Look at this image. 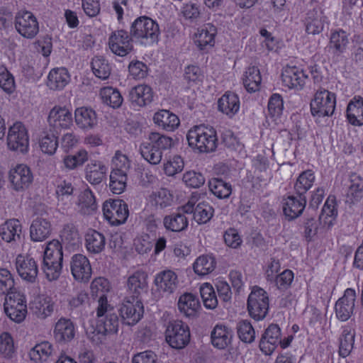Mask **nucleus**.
Wrapping results in <instances>:
<instances>
[{"label":"nucleus","mask_w":363,"mask_h":363,"mask_svg":"<svg viewBox=\"0 0 363 363\" xmlns=\"http://www.w3.org/2000/svg\"><path fill=\"white\" fill-rule=\"evenodd\" d=\"M262 82L259 69L252 66L245 72L243 84L249 92H255L259 90Z\"/></svg>","instance_id":"obj_45"},{"label":"nucleus","mask_w":363,"mask_h":363,"mask_svg":"<svg viewBox=\"0 0 363 363\" xmlns=\"http://www.w3.org/2000/svg\"><path fill=\"white\" fill-rule=\"evenodd\" d=\"M89 155L85 150H80L73 155H68L64 158V164L69 169H74L82 166L88 161Z\"/></svg>","instance_id":"obj_59"},{"label":"nucleus","mask_w":363,"mask_h":363,"mask_svg":"<svg viewBox=\"0 0 363 363\" xmlns=\"http://www.w3.org/2000/svg\"><path fill=\"white\" fill-rule=\"evenodd\" d=\"M189 326L182 320L169 321L165 330V340L169 345L176 350L184 348L190 342Z\"/></svg>","instance_id":"obj_6"},{"label":"nucleus","mask_w":363,"mask_h":363,"mask_svg":"<svg viewBox=\"0 0 363 363\" xmlns=\"http://www.w3.org/2000/svg\"><path fill=\"white\" fill-rule=\"evenodd\" d=\"M52 225L50 222L42 216L35 218L30 227V237L33 242H42L51 234Z\"/></svg>","instance_id":"obj_24"},{"label":"nucleus","mask_w":363,"mask_h":363,"mask_svg":"<svg viewBox=\"0 0 363 363\" xmlns=\"http://www.w3.org/2000/svg\"><path fill=\"white\" fill-rule=\"evenodd\" d=\"M130 33L133 38L145 40V43H153L158 40L160 28L156 21L144 16L132 23Z\"/></svg>","instance_id":"obj_5"},{"label":"nucleus","mask_w":363,"mask_h":363,"mask_svg":"<svg viewBox=\"0 0 363 363\" xmlns=\"http://www.w3.org/2000/svg\"><path fill=\"white\" fill-rule=\"evenodd\" d=\"M9 180L13 189L23 191L32 184L33 176L28 166L18 164L10 171Z\"/></svg>","instance_id":"obj_17"},{"label":"nucleus","mask_w":363,"mask_h":363,"mask_svg":"<svg viewBox=\"0 0 363 363\" xmlns=\"http://www.w3.org/2000/svg\"><path fill=\"white\" fill-rule=\"evenodd\" d=\"M281 77L283 83L289 88L301 89L308 76L296 67H286L281 74Z\"/></svg>","instance_id":"obj_25"},{"label":"nucleus","mask_w":363,"mask_h":363,"mask_svg":"<svg viewBox=\"0 0 363 363\" xmlns=\"http://www.w3.org/2000/svg\"><path fill=\"white\" fill-rule=\"evenodd\" d=\"M118 311L120 313L123 323L133 325L143 317L144 309L141 300L133 301L130 298H126Z\"/></svg>","instance_id":"obj_14"},{"label":"nucleus","mask_w":363,"mask_h":363,"mask_svg":"<svg viewBox=\"0 0 363 363\" xmlns=\"http://www.w3.org/2000/svg\"><path fill=\"white\" fill-rule=\"evenodd\" d=\"M62 245L57 240L50 241L45 249L42 269L49 281L57 280L62 272Z\"/></svg>","instance_id":"obj_3"},{"label":"nucleus","mask_w":363,"mask_h":363,"mask_svg":"<svg viewBox=\"0 0 363 363\" xmlns=\"http://www.w3.org/2000/svg\"><path fill=\"white\" fill-rule=\"evenodd\" d=\"M104 216L112 225L124 223L129 215L128 205L122 200L106 201L103 206Z\"/></svg>","instance_id":"obj_10"},{"label":"nucleus","mask_w":363,"mask_h":363,"mask_svg":"<svg viewBox=\"0 0 363 363\" xmlns=\"http://www.w3.org/2000/svg\"><path fill=\"white\" fill-rule=\"evenodd\" d=\"M155 282L160 290L167 294H172L177 288L178 279L174 272L167 270L158 274Z\"/></svg>","instance_id":"obj_28"},{"label":"nucleus","mask_w":363,"mask_h":363,"mask_svg":"<svg viewBox=\"0 0 363 363\" xmlns=\"http://www.w3.org/2000/svg\"><path fill=\"white\" fill-rule=\"evenodd\" d=\"M15 353L13 340L10 333L4 332L0 335V357L11 359Z\"/></svg>","instance_id":"obj_55"},{"label":"nucleus","mask_w":363,"mask_h":363,"mask_svg":"<svg viewBox=\"0 0 363 363\" xmlns=\"http://www.w3.org/2000/svg\"><path fill=\"white\" fill-rule=\"evenodd\" d=\"M71 272L75 280L88 281L91 276V267L87 257L82 254L73 255L70 261Z\"/></svg>","instance_id":"obj_18"},{"label":"nucleus","mask_w":363,"mask_h":363,"mask_svg":"<svg viewBox=\"0 0 363 363\" xmlns=\"http://www.w3.org/2000/svg\"><path fill=\"white\" fill-rule=\"evenodd\" d=\"M355 291L347 289L342 297L335 303V313L338 319L342 321L347 320L353 313L355 301Z\"/></svg>","instance_id":"obj_20"},{"label":"nucleus","mask_w":363,"mask_h":363,"mask_svg":"<svg viewBox=\"0 0 363 363\" xmlns=\"http://www.w3.org/2000/svg\"><path fill=\"white\" fill-rule=\"evenodd\" d=\"M106 170V167L101 162L92 160L86 166V179L91 184H99L104 178Z\"/></svg>","instance_id":"obj_32"},{"label":"nucleus","mask_w":363,"mask_h":363,"mask_svg":"<svg viewBox=\"0 0 363 363\" xmlns=\"http://www.w3.org/2000/svg\"><path fill=\"white\" fill-rule=\"evenodd\" d=\"M216 33L217 29L212 24L204 26L195 35L196 45L201 50L206 49L208 46L213 47Z\"/></svg>","instance_id":"obj_29"},{"label":"nucleus","mask_w":363,"mask_h":363,"mask_svg":"<svg viewBox=\"0 0 363 363\" xmlns=\"http://www.w3.org/2000/svg\"><path fill=\"white\" fill-rule=\"evenodd\" d=\"M308 15L306 27V32L312 35L320 33L323 28L321 15L315 11L310 12Z\"/></svg>","instance_id":"obj_58"},{"label":"nucleus","mask_w":363,"mask_h":363,"mask_svg":"<svg viewBox=\"0 0 363 363\" xmlns=\"http://www.w3.org/2000/svg\"><path fill=\"white\" fill-rule=\"evenodd\" d=\"M127 173L124 170L113 169L110 174L109 187L113 194H120L125 190L127 183Z\"/></svg>","instance_id":"obj_48"},{"label":"nucleus","mask_w":363,"mask_h":363,"mask_svg":"<svg viewBox=\"0 0 363 363\" xmlns=\"http://www.w3.org/2000/svg\"><path fill=\"white\" fill-rule=\"evenodd\" d=\"M335 108V94L324 89L317 90L311 102V111L313 116L323 117L331 116Z\"/></svg>","instance_id":"obj_9"},{"label":"nucleus","mask_w":363,"mask_h":363,"mask_svg":"<svg viewBox=\"0 0 363 363\" xmlns=\"http://www.w3.org/2000/svg\"><path fill=\"white\" fill-rule=\"evenodd\" d=\"M39 145L42 152L52 155L58 147L57 136L55 133H45L39 141Z\"/></svg>","instance_id":"obj_57"},{"label":"nucleus","mask_w":363,"mask_h":363,"mask_svg":"<svg viewBox=\"0 0 363 363\" xmlns=\"http://www.w3.org/2000/svg\"><path fill=\"white\" fill-rule=\"evenodd\" d=\"M100 96L103 103L113 108H119L123 101L119 91L111 86L101 89L100 91Z\"/></svg>","instance_id":"obj_44"},{"label":"nucleus","mask_w":363,"mask_h":363,"mask_svg":"<svg viewBox=\"0 0 363 363\" xmlns=\"http://www.w3.org/2000/svg\"><path fill=\"white\" fill-rule=\"evenodd\" d=\"M86 247L93 254H98L103 251L106 245V238L104 234L90 229L85 235Z\"/></svg>","instance_id":"obj_35"},{"label":"nucleus","mask_w":363,"mask_h":363,"mask_svg":"<svg viewBox=\"0 0 363 363\" xmlns=\"http://www.w3.org/2000/svg\"><path fill=\"white\" fill-rule=\"evenodd\" d=\"M348 42V36L345 31H335L330 35L329 47L334 50L335 53L340 54L346 49Z\"/></svg>","instance_id":"obj_51"},{"label":"nucleus","mask_w":363,"mask_h":363,"mask_svg":"<svg viewBox=\"0 0 363 363\" xmlns=\"http://www.w3.org/2000/svg\"><path fill=\"white\" fill-rule=\"evenodd\" d=\"M200 294L205 307L213 309L218 304V299L213 286L208 284H203L200 288Z\"/></svg>","instance_id":"obj_56"},{"label":"nucleus","mask_w":363,"mask_h":363,"mask_svg":"<svg viewBox=\"0 0 363 363\" xmlns=\"http://www.w3.org/2000/svg\"><path fill=\"white\" fill-rule=\"evenodd\" d=\"M48 121L49 125L57 133L72 124V116L66 108L54 107L50 112Z\"/></svg>","instance_id":"obj_19"},{"label":"nucleus","mask_w":363,"mask_h":363,"mask_svg":"<svg viewBox=\"0 0 363 363\" xmlns=\"http://www.w3.org/2000/svg\"><path fill=\"white\" fill-rule=\"evenodd\" d=\"M193 267L196 274L204 276L214 270L216 261L212 257L202 255L196 259Z\"/></svg>","instance_id":"obj_49"},{"label":"nucleus","mask_w":363,"mask_h":363,"mask_svg":"<svg viewBox=\"0 0 363 363\" xmlns=\"http://www.w3.org/2000/svg\"><path fill=\"white\" fill-rule=\"evenodd\" d=\"M231 331L225 325H216L211 334V342L220 350L226 348L231 342Z\"/></svg>","instance_id":"obj_31"},{"label":"nucleus","mask_w":363,"mask_h":363,"mask_svg":"<svg viewBox=\"0 0 363 363\" xmlns=\"http://www.w3.org/2000/svg\"><path fill=\"white\" fill-rule=\"evenodd\" d=\"M354 332L350 328H345L340 337L339 354L342 357H347L352 352L354 342Z\"/></svg>","instance_id":"obj_47"},{"label":"nucleus","mask_w":363,"mask_h":363,"mask_svg":"<svg viewBox=\"0 0 363 363\" xmlns=\"http://www.w3.org/2000/svg\"><path fill=\"white\" fill-rule=\"evenodd\" d=\"M306 205V199L304 196H289L283 206L284 216L289 220H292L302 214Z\"/></svg>","instance_id":"obj_23"},{"label":"nucleus","mask_w":363,"mask_h":363,"mask_svg":"<svg viewBox=\"0 0 363 363\" xmlns=\"http://www.w3.org/2000/svg\"><path fill=\"white\" fill-rule=\"evenodd\" d=\"M22 226L17 219L6 220L0 226V236L6 242H16L21 239Z\"/></svg>","instance_id":"obj_27"},{"label":"nucleus","mask_w":363,"mask_h":363,"mask_svg":"<svg viewBox=\"0 0 363 363\" xmlns=\"http://www.w3.org/2000/svg\"><path fill=\"white\" fill-rule=\"evenodd\" d=\"M350 185L347 192V202L354 203L363 197V179L356 174L350 176Z\"/></svg>","instance_id":"obj_40"},{"label":"nucleus","mask_w":363,"mask_h":363,"mask_svg":"<svg viewBox=\"0 0 363 363\" xmlns=\"http://www.w3.org/2000/svg\"><path fill=\"white\" fill-rule=\"evenodd\" d=\"M281 337L278 325L271 324L265 330L259 342V348L267 355H270L276 349Z\"/></svg>","instance_id":"obj_21"},{"label":"nucleus","mask_w":363,"mask_h":363,"mask_svg":"<svg viewBox=\"0 0 363 363\" xmlns=\"http://www.w3.org/2000/svg\"><path fill=\"white\" fill-rule=\"evenodd\" d=\"M189 145L199 152H211L217 147L216 131L203 125H195L187 133Z\"/></svg>","instance_id":"obj_2"},{"label":"nucleus","mask_w":363,"mask_h":363,"mask_svg":"<svg viewBox=\"0 0 363 363\" xmlns=\"http://www.w3.org/2000/svg\"><path fill=\"white\" fill-rule=\"evenodd\" d=\"M237 333L240 340L245 343H251L255 340V331L247 320H241L237 323Z\"/></svg>","instance_id":"obj_52"},{"label":"nucleus","mask_w":363,"mask_h":363,"mask_svg":"<svg viewBox=\"0 0 363 363\" xmlns=\"http://www.w3.org/2000/svg\"><path fill=\"white\" fill-rule=\"evenodd\" d=\"M184 166L183 159L180 156L177 155L164 164V170L167 175L174 176L182 172Z\"/></svg>","instance_id":"obj_64"},{"label":"nucleus","mask_w":363,"mask_h":363,"mask_svg":"<svg viewBox=\"0 0 363 363\" xmlns=\"http://www.w3.org/2000/svg\"><path fill=\"white\" fill-rule=\"evenodd\" d=\"M4 311L11 320L16 323L23 321L27 313L24 295L17 291H9L6 296Z\"/></svg>","instance_id":"obj_8"},{"label":"nucleus","mask_w":363,"mask_h":363,"mask_svg":"<svg viewBox=\"0 0 363 363\" xmlns=\"http://www.w3.org/2000/svg\"><path fill=\"white\" fill-rule=\"evenodd\" d=\"M129 98L133 106H145L152 101L153 92L150 86L140 84L131 89Z\"/></svg>","instance_id":"obj_26"},{"label":"nucleus","mask_w":363,"mask_h":363,"mask_svg":"<svg viewBox=\"0 0 363 363\" xmlns=\"http://www.w3.org/2000/svg\"><path fill=\"white\" fill-rule=\"evenodd\" d=\"M7 145L11 150L21 153L27 152L29 139L27 130L22 123L16 122L9 128Z\"/></svg>","instance_id":"obj_11"},{"label":"nucleus","mask_w":363,"mask_h":363,"mask_svg":"<svg viewBox=\"0 0 363 363\" xmlns=\"http://www.w3.org/2000/svg\"><path fill=\"white\" fill-rule=\"evenodd\" d=\"M96 316V327L87 328L86 333L94 344L99 345L105 340L106 335L117 333L119 325L117 311L108 303L106 296L102 295L98 300Z\"/></svg>","instance_id":"obj_1"},{"label":"nucleus","mask_w":363,"mask_h":363,"mask_svg":"<svg viewBox=\"0 0 363 363\" xmlns=\"http://www.w3.org/2000/svg\"><path fill=\"white\" fill-rule=\"evenodd\" d=\"M16 291L14 288V279L10 271L6 268L0 269V294H5L9 291Z\"/></svg>","instance_id":"obj_62"},{"label":"nucleus","mask_w":363,"mask_h":363,"mask_svg":"<svg viewBox=\"0 0 363 363\" xmlns=\"http://www.w3.org/2000/svg\"><path fill=\"white\" fill-rule=\"evenodd\" d=\"M69 76L65 68L52 69L48 77V86L53 90L62 89L68 83Z\"/></svg>","instance_id":"obj_38"},{"label":"nucleus","mask_w":363,"mask_h":363,"mask_svg":"<svg viewBox=\"0 0 363 363\" xmlns=\"http://www.w3.org/2000/svg\"><path fill=\"white\" fill-rule=\"evenodd\" d=\"M15 28L22 36L27 38H34L39 31L36 18L28 11L17 13L15 17Z\"/></svg>","instance_id":"obj_13"},{"label":"nucleus","mask_w":363,"mask_h":363,"mask_svg":"<svg viewBox=\"0 0 363 363\" xmlns=\"http://www.w3.org/2000/svg\"><path fill=\"white\" fill-rule=\"evenodd\" d=\"M16 267L18 275L29 283L35 282L38 274L36 261L30 255H18L16 259Z\"/></svg>","instance_id":"obj_15"},{"label":"nucleus","mask_w":363,"mask_h":363,"mask_svg":"<svg viewBox=\"0 0 363 363\" xmlns=\"http://www.w3.org/2000/svg\"><path fill=\"white\" fill-rule=\"evenodd\" d=\"M183 182L186 186L191 188H199L205 182L204 177L195 171L186 172L182 178Z\"/></svg>","instance_id":"obj_63"},{"label":"nucleus","mask_w":363,"mask_h":363,"mask_svg":"<svg viewBox=\"0 0 363 363\" xmlns=\"http://www.w3.org/2000/svg\"><path fill=\"white\" fill-rule=\"evenodd\" d=\"M148 140L149 142L140 145V152L142 157L150 164H158L162 158V150L172 147V138L152 132L150 133Z\"/></svg>","instance_id":"obj_4"},{"label":"nucleus","mask_w":363,"mask_h":363,"mask_svg":"<svg viewBox=\"0 0 363 363\" xmlns=\"http://www.w3.org/2000/svg\"><path fill=\"white\" fill-rule=\"evenodd\" d=\"M315 176L312 170L303 172L297 178L294 189L298 195H303L312 186Z\"/></svg>","instance_id":"obj_50"},{"label":"nucleus","mask_w":363,"mask_h":363,"mask_svg":"<svg viewBox=\"0 0 363 363\" xmlns=\"http://www.w3.org/2000/svg\"><path fill=\"white\" fill-rule=\"evenodd\" d=\"M213 207L208 203H199L195 207L194 219L198 224H205L213 217Z\"/></svg>","instance_id":"obj_54"},{"label":"nucleus","mask_w":363,"mask_h":363,"mask_svg":"<svg viewBox=\"0 0 363 363\" xmlns=\"http://www.w3.org/2000/svg\"><path fill=\"white\" fill-rule=\"evenodd\" d=\"M147 275L144 272L137 271L127 281L128 294L133 301L140 299L147 292Z\"/></svg>","instance_id":"obj_16"},{"label":"nucleus","mask_w":363,"mask_h":363,"mask_svg":"<svg viewBox=\"0 0 363 363\" xmlns=\"http://www.w3.org/2000/svg\"><path fill=\"white\" fill-rule=\"evenodd\" d=\"M52 352V345L49 342H42L30 350L29 356L35 363H42L46 361Z\"/></svg>","instance_id":"obj_42"},{"label":"nucleus","mask_w":363,"mask_h":363,"mask_svg":"<svg viewBox=\"0 0 363 363\" xmlns=\"http://www.w3.org/2000/svg\"><path fill=\"white\" fill-rule=\"evenodd\" d=\"M75 122L82 129H91L97 123L96 114L91 108L80 107L75 110Z\"/></svg>","instance_id":"obj_33"},{"label":"nucleus","mask_w":363,"mask_h":363,"mask_svg":"<svg viewBox=\"0 0 363 363\" xmlns=\"http://www.w3.org/2000/svg\"><path fill=\"white\" fill-rule=\"evenodd\" d=\"M250 315L256 320L264 319L269 311V296L262 288L255 286L247 298Z\"/></svg>","instance_id":"obj_7"},{"label":"nucleus","mask_w":363,"mask_h":363,"mask_svg":"<svg viewBox=\"0 0 363 363\" xmlns=\"http://www.w3.org/2000/svg\"><path fill=\"white\" fill-rule=\"evenodd\" d=\"M130 33L125 30H118L113 32L108 38V46L113 53L124 57L133 50Z\"/></svg>","instance_id":"obj_12"},{"label":"nucleus","mask_w":363,"mask_h":363,"mask_svg":"<svg viewBox=\"0 0 363 363\" xmlns=\"http://www.w3.org/2000/svg\"><path fill=\"white\" fill-rule=\"evenodd\" d=\"M210 191L218 199H226L232 193V186L222 179L212 178L208 182Z\"/></svg>","instance_id":"obj_46"},{"label":"nucleus","mask_w":363,"mask_h":363,"mask_svg":"<svg viewBox=\"0 0 363 363\" xmlns=\"http://www.w3.org/2000/svg\"><path fill=\"white\" fill-rule=\"evenodd\" d=\"M60 238L64 243L70 246H78L79 243V234L77 228L71 224L65 225L61 231Z\"/></svg>","instance_id":"obj_60"},{"label":"nucleus","mask_w":363,"mask_h":363,"mask_svg":"<svg viewBox=\"0 0 363 363\" xmlns=\"http://www.w3.org/2000/svg\"><path fill=\"white\" fill-rule=\"evenodd\" d=\"M31 309L41 319L50 316L54 310V303L48 297H39L32 303Z\"/></svg>","instance_id":"obj_41"},{"label":"nucleus","mask_w":363,"mask_h":363,"mask_svg":"<svg viewBox=\"0 0 363 363\" xmlns=\"http://www.w3.org/2000/svg\"><path fill=\"white\" fill-rule=\"evenodd\" d=\"M163 224L165 228L172 232H182L185 230L189 225V220L186 216L182 215L178 211L164 216Z\"/></svg>","instance_id":"obj_37"},{"label":"nucleus","mask_w":363,"mask_h":363,"mask_svg":"<svg viewBox=\"0 0 363 363\" xmlns=\"http://www.w3.org/2000/svg\"><path fill=\"white\" fill-rule=\"evenodd\" d=\"M53 335L55 340L61 344L72 340L75 336V327L73 322L69 318H60L55 323Z\"/></svg>","instance_id":"obj_22"},{"label":"nucleus","mask_w":363,"mask_h":363,"mask_svg":"<svg viewBox=\"0 0 363 363\" xmlns=\"http://www.w3.org/2000/svg\"><path fill=\"white\" fill-rule=\"evenodd\" d=\"M79 212L84 216L94 214L97 210L96 199L89 189H85L79 196Z\"/></svg>","instance_id":"obj_36"},{"label":"nucleus","mask_w":363,"mask_h":363,"mask_svg":"<svg viewBox=\"0 0 363 363\" xmlns=\"http://www.w3.org/2000/svg\"><path fill=\"white\" fill-rule=\"evenodd\" d=\"M336 215L337 209L335 206V198L329 196L322 208V213L319 216V220L321 222L324 220L325 223H328L330 226L332 225L333 220V217Z\"/></svg>","instance_id":"obj_61"},{"label":"nucleus","mask_w":363,"mask_h":363,"mask_svg":"<svg viewBox=\"0 0 363 363\" xmlns=\"http://www.w3.org/2000/svg\"><path fill=\"white\" fill-rule=\"evenodd\" d=\"M91 69L95 76L101 79H108L111 74V67L102 57L96 56L92 59Z\"/></svg>","instance_id":"obj_53"},{"label":"nucleus","mask_w":363,"mask_h":363,"mask_svg":"<svg viewBox=\"0 0 363 363\" xmlns=\"http://www.w3.org/2000/svg\"><path fill=\"white\" fill-rule=\"evenodd\" d=\"M154 122L162 129L172 131L179 125V118L167 110H160L155 113Z\"/></svg>","instance_id":"obj_34"},{"label":"nucleus","mask_w":363,"mask_h":363,"mask_svg":"<svg viewBox=\"0 0 363 363\" xmlns=\"http://www.w3.org/2000/svg\"><path fill=\"white\" fill-rule=\"evenodd\" d=\"M199 307V300L192 294H184L179 298L178 308L187 317L194 316Z\"/></svg>","instance_id":"obj_39"},{"label":"nucleus","mask_w":363,"mask_h":363,"mask_svg":"<svg viewBox=\"0 0 363 363\" xmlns=\"http://www.w3.org/2000/svg\"><path fill=\"white\" fill-rule=\"evenodd\" d=\"M218 105L219 111L231 117L239 111L240 100L236 94L227 91L219 99Z\"/></svg>","instance_id":"obj_30"},{"label":"nucleus","mask_w":363,"mask_h":363,"mask_svg":"<svg viewBox=\"0 0 363 363\" xmlns=\"http://www.w3.org/2000/svg\"><path fill=\"white\" fill-rule=\"evenodd\" d=\"M347 117L354 125H363V99L350 101L347 108Z\"/></svg>","instance_id":"obj_43"}]
</instances>
